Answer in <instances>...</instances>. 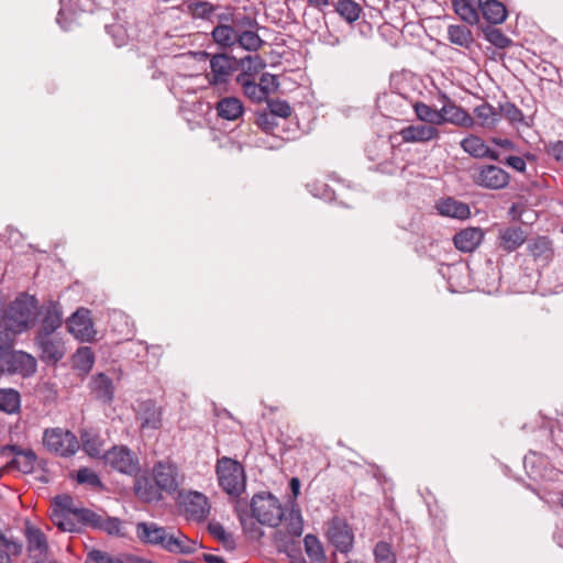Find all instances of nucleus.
<instances>
[{
  "mask_svg": "<svg viewBox=\"0 0 563 563\" xmlns=\"http://www.w3.org/2000/svg\"><path fill=\"white\" fill-rule=\"evenodd\" d=\"M373 554L375 563H397L393 547L386 541H378L374 547Z\"/></svg>",
  "mask_w": 563,
  "mask_h": 563,
  "instance_id": "47",
  "label": "nucleus"
},
{
  "mask_svg": "<svg viewBox=\"0 0 563 563\" xmlns=\"http://www.w3.org/2000/svg\"><path fill=\"white\" fill-rule=\"evenodd\" d=\"M305 550L309 559L313 562L321 563L325 555L320 540L313 534H307L303 539Z\"/></svg>",
  "mask_w": 563,
  "mask_h": 563,
  "instance_id": "43",
  "label": "nucleus"
},
{
  "mask_svg": "<svg viewBox=\"0 0 563 563\" xmlns=\"http://www.w3.org/2000/svg\"><path fill=\"white\" fill-rule=\"evenodd\" d=\"M152 475L163 493L169 495L177 492L183 478L178 466L169 460L155 463Z\"/></svg>",
  "mask_w": 563,
  "mask_h": 563,
  "instance_id": "8",
  "label": "nucleus"
},
{
  "mask_svg": "<svg viewBox=\"0 0 563 563\" xmlns=\"http://www.w3.org/2000/svg\"><path fill=\"white\" fill-rule=\"evenodd\" d=\"M246 16H247V14L242 13V12H234L231 9H227L225 11L220 12V13H218L216 11V13L213 14V18L218 22L217 25H221V24L234 25L238 20L246 19Z\"/></svg>",
  "mask_w": 563,
  "mask_h": 563,
  "instance_id": "53",
  "label": "nucleus"
},
{
  "mask_svg": "<svg viewBox=\"0 0 563 563\" xmlns=\"http://www.w3.org/2000/svg\"><path fill=\"white\" fill-rule=\"evenodd\" d=\"M473 180L479 187L498 190L508 186L510 175L499 166L483 165L475 168Z\"/></svg>",
  "mask_w": 563,
  "mask_h": 563,
  "instance_id": "10",
  "label": "nucleus"
},
{
  "mask_svg": "<svg viewBox=\"0 0 563 563\" xmlns=\"http://www.w3.org/2000/svg\"><path fill=\"white\" fill-rule=\"evenodd\" d=\"M76 481L79 484H87L93 488H101L103 486L98 474L88 467H81L77 471Z\"/></svg>",
  "mask_w": 563,
  "mask_h": 563,
  "instance_id": "51",
  "label": "nucleus"
},
{
  "mask_svg": "<svg viewBox=\"0 0 563 563\" xmlns=\"http://www.w3.org/2000/svg\"><path fill=\"white\" fill-rule=\"evenodd\" d=\"M38 300L25 292L20 294L4 310L2 320L15 333H23L35 323Z\"/></svg>",
  "mask_w": 563,
  "mask_h": 563,
  "instance_id": "1",
  "label": "nucleus"
},
{
  "mask_svg": "<svg viewBox=\"0 0 563 563\" xmlns=\"http://www.w3.org/2000/svg\"><path fill=\"white\" fill-rule=\"evenodd\" d=\"M217 115L223 120L235 121L244 113V106L236 97H223L216 104Z\"/></svg>",
  "mask_w": 563,
  "mask_h": 563,
  "instance_id": "27",
  "label": "nucleus"
},
{
  "mask_svg": "<svg viewBox=\"0 0 563 563\" xmlns=\"http://www.w3.org/2000/svg\"><path fill=\"white\" fill-rule=\"evenodd\" d=\"M36 316L40 317V328L35 334H57L63 324V310L58 301L48 300L37 306Z\"/></svg>",
  "mask_w": 563,
  "mask_h": 563,
  "instance_id": "12",
  "label": "nucleus"
},
{
  "mask_svg": "<svg viewBox=\"0 0 563 563\" xmlns=\"http://www.w3.org/2000/svg\"><path fill=\"white\" fill-rule=\"evenodd\" d=\"M482 32L485 40L497 48H507L512 43L508 36H506L499 29H496L494 25L482 26Z\"/></svg>",
  "mask_w": 563,
  "mask_h": 563,
  "instance_id": "41",
  "label": "nucleus"
},
{
  "mask_svg": "<svg viewBox=\"0 0 563 563\" xmlns=\"http://www.w3.org/2000/svg\"><path fill=\"white\" fill-rule=\"evenodd\" d=\"M398 134L401 136L404 143H426L438 139L440 132L433 125L411 124L402 128Z\"/></svg>",
  "mask_w": 563,
  "mask_h": 563,
  "instance_id": "18",
  "label": "nucleus"
},
{
  "mask_svg": "<svg viewBox=\"0 0 563 563\" xmlns=\"http://www.w3.org/2000/svg\"><path fill=\"white\" fill-rule=\"evenodd\" d=\"M37 456L35 452L31 449H25L23 452H19L18 456H15L9 465L24 474H30L34 471Z\"/></svg>",
  "mask_w": 563,
  "mask_h": 563,
  "instance_id": "39",
  "label": "nucleus"
},
{
  "mask_svg": "<svg viewBox=\"0 0 563 563\" xmlns=\"http://www.w3.org/2000/svg\"><path fill=\"white\" fill-rule=\"evenodd\" d=\"M251 517L261 525L277 527L284 518V509L279 500L271 493L255 494L250 503Z\"/></svg>",
  "mask_w": 563,
  "mask_h": 563,
  "instance_id": "3",
  "label": "nucleus"
},
{
  "mask_svg": "<svg viewBox=\"0 0 563 563\" xmlns=\"http://www.w3.org/2000/svg\"><path fill=\"white\" fill-rule=\"evenodd\" d=\"M219 486L231 497H239L245 489V472L240 462L228 456L217 461Z\"/></svg>",
  "mask_w": 563,
  "mask_h": 563,
  "instance_id": "2",
  "label": "nucleus"
},
{
  "mask_svg": "<svg viewBox=\"0 0 563 563\" xmlns=\"http://www.w3.org/2000/svg\"><path fill=\"white\" fill-rule=\"evenodd\" d=\"M505 163L516 169L517 172L523 173L526 170L527 164L522 157L519 156H508L505 159Z\"/></svg>",
  "mask_w": 563,
  "mask_h": 563,
  "instance_id": "63",
  "label": "nucleus"
},
{
  "mask_svg": "<svg viewBox=\"0 0 563 563\" xmlns=\"http://www.w3.org/2000/svg\"><path fill=\"white\" fill-rule=\"evenodd\" d=\"M454 12L461 20L470 25H475L479 21V8L483 0H451Z\"/></svg>",
  "mask_w": 563,
  "mask_h": 563,
  "instance_id": "28",
  "label": "nucleus"
},
{
  "mask_svg": "<svg viewBox=\"0 0 563 563\" xmlns=\"http://www.w3.org/2000/svg\"><path fill=\"white\" fill-rule=\"evenodd\" d=\"M527 240V233L517 225L500 228L497 234L498 249L511 253L518 250Z\"/></svg>",
  "mask_w": 563,
  "mask_h": 563,
  "instance_id": "17",
  "label": "nucleus"
},
{
  "mask_svg": "<svg viewBox=\"0 0 563 563\" xmlns=\"http://www.w3.org/2000/svg\"><path fill=\"white\" fill-rule=\"evenodd\" d=\"M162 408L152 399L141 401L136 410V420L143 431H154L162 427Z\"/></svg>",
  "mask_w": 563,
  "mask_h": 563,
  "instance_id": "16",
  "label": "nucleus"
},
{
  "mask_svg": "<svg viewBox=\"0 0 563 563\" xmlns=\"http://www.w3.org/2000/svg\"><path fill=\"white\" fill-rule=\"evenodd\" d=\"M24 537L26 540L29 558H35L36 554L43 555L49 552V545L45 533L29 521L25 523Z\"/></svg>",
  "mask_w": 563,
  "mask_h": 563,
  "instance_id": "19",
  "label": "nucleus"
},
{
  "mask_svg": "<svg viewBox=\"0 0 563 563\" xmlns=\"http://www.w3.org/2000/svg\"><path fill=\"white\" fill-rule=\"evenodd\" d=\"M36 368L35 357L24 351H0V374L30 377Z\"/></svg>",
  "mask_w": 563,
  "mask_h": 563,
  "instance_id": "5",
  "label": "nucleus"
},
{
  "mask_svg": "<svg viewBox=\"0 0 563 563\" xmlns=\"http://www.w3.org/2000/svg\"><path fill=\"white\" fill-rule=\"evenodd\" d=\"M220 5L203 0H190L188 11L196 19H203L213 22V14Z\"/></svg>",
  "mask_w": 563,
  "mask_h": 563,
  "instance_id": "37",
  "label": "nucleus"
},
{
  "mask_svg": "<svg viewBox=\"0 0 563 563\" xmlns=\"http://www.w3.org/2000/svg\"><path fill=\"white\" fill-rule=\"evenodd\" d=\"M165 528L155 522H139L136 526L137 538L147 544L155 545L161 540Z\"/></svg>",
  "mask_w": 563,
  "mask_h": 563,
  "instance_id": "34",
  "label": "nucleus"
},
{
  "mask_svg": "<svg viewBox=\"0 0 563 563\" xmlns=\"http://www.w3.org/2000/svg\"><path fill=\"white\" fill-rule=\"evenodd\" d=\"M416 115L419 120L429 123V125L441 124V114L440 110H435L432 107L423 103L417 102L413 106Z\"/></svg>",
  "mask_w": 563,
  "mask_h": 563,
  "instance_id": "44",
  "label": "nucleus"
},
{
  "mask_svg": "<svg viewBox=\"0 0 563 563\" xmlns=\"http://www.w3.org/2000/svg\"><path fill=\"white\" fill-rule=\"evenodd\" d=\"M460 146L474 158H489L499 161L498 152L489 148L483 139L477 135H468L460 142Z\"/></svg>",
  "mask_w": 563,
  "mask_h": 563,
  "instance_id": "22",
  "label": "nucleus"
},
{
  "mask_svg": "<svg viewBox=\"0 0 563 563\" xmlns=\"http://www.w3.org/2000/svg\"><path fill=\"white\" fill-rule=\"evenodd\" d=\"M240 21L238 22L235 46L251 53L257 52L265 44V41L257 34L258 22L250 15Z\"/></svg>",
  "mask_w": 563,
  "mask_h": 563,
  "instance_id": "11",
  "label": "nucleus"
},
{
  "mask_svg": "<svg viewBox=\"0 0 563 563\" xmlns=\"http://www.w3.org/2000/svg\"><path fill=\"white\" fill-rule=\"evenodd\" d=\"M32 563H58L55 559H53L48 553L45 554H36L35 558H30Z\"/></svg>",
  "mask_w": 563,
  "mask_h": 563,
  "instance_id": "64",
  "label": "nucleus"
},
{
  "mask_svg": "<svg viewBox=\"0 0 563 563\" xmlns=\"http://www.w3.org/2000/svg\"><path fill=\"white\" fill-rule=\"evenodd\" d=\"M238 20L234 25H216L211 31L213 42L222 49H231L235 46L238 34Z\"/></svg>",
  "mask_w": 563,
  "mask_h": 563,
  "instance_id": "30",
  "label": "nucleus"
},
{
  "mask_svg": "<svg viewBox=\"0 0 563 563\" xmlns=\"http://www.w3.org/2000/svg\"><path fill=\"white\" fill-rule=\"evenodd\" d=\"M104 464L130 476H136L141 471L139 457L125 445H114L102 455Z\"/></svg>",
  "mask_w": 563,
  "mask_h": 563,
  "instance_id": "6",
  "label": "nucleus"
},
{
  "mask_svg": "<svg viewBox=\"0 0 563 563\" xmlns=\"http://www.w3.org/2000/svg\"><path fill=\"white\" fill-rule=\"evenodd\" d=\"M21 408V395L13 388L0 389V410L13 415L18 413Z\"/></svg>",
  "mask_w": 563,
  "mask_h": 563,
  "instance_id": "35",
  "label": "nucleus"
},
{
  "mask_svg": "<svg viewBox=\"0 0 563 563\" xmlns=\"http://www.w3.org/2000/svg\"><path fill=\"white\" fill-rule=\"evenodd\" d=\"M336 11L349 23H352L360 18L361 7L353 0H340Z\"/></svg>",
  "mask_w": 563,
  "mask_h": 563,
  "instance_id": "48",
  "label": "nucleus"
},
{
  "mask_svg": "<svg viewBox=\"0 0 563 563\" xmlns=\"http://www.w3.org/2000/svg\"><path fill=\"white\" fill-rule=\"evenodd\" d=\"M55 507L62 511L74 515V510L78 507L74 506V500L69 495H58L54 498Z\"/></svg>",
  "mask_w": 563,
  "mask_h": 563,
  "instance_id": "58",
  "label": "nucleus"
},
{
  "mask_svg": "<svg viewBox=\"0 0 563 563\" xmlns=\"http://www.w3.org/2000/svg\"><path fill=\"white\" fill-rule=\"evenodd\" d=\"M111 536H120L121 532V520L114 517H106L101 519L99 528Z\"/></svg>",
  "mask_w": 563,
  "mask_h": 563,
  "instance_id": "57",
  "label": "nucleus"
},
{
  "mask_svg": "<svg viewBox=\"0 0 563 563\" xmlns=\"http://www.w3.org/2000/svg\"><path fill=\"white\" fill-rule=\"evenodd\" d=\"M18 333L13 332L12 329L0 321V351H10L14 342V336Z\"/></svg>",
  "mask_w": 563,
  "mask_h": 563,
  "instance_id": "54",
  "label": "nucleus"
},
{
  "mask_svg": "<svg viewBox=\"0 0 563 563\" xmlns=\"http://www.w3.org/2000/svg\"><path fill=\"white\" fill-rule=\"evenodd\" d=\"M331 544L341 553H349L353 548L354 534L350 526L342 519L334 518L328 528Z\"/></svg>",
  "mask_w": 563,
  "mask_h": 563,
  "instance_id": "14",
  "label": "nucleus"
},
{
  "mask_svg": "<svg viewBox=\"0 0 563 563\" xmlns=\"http://www.w3.org/2000/svg\"><path fill=\"white\" fill-rule=\"evenodd\" d=\"M66 328L79 341L90 342L95 339L96 332L90 318V311L86 308L77 309L66 320Z\"/></svg>",
  "mask_w": 563,
  "mask_h": 563,
  "instance_id": "13",
  "label": "nucleus"
},
{
  "mask_svg": "<svg viewBox=\"0 0 563 563\" xmlns=\"http://www.w3.org/2000/svg\"><path fill=\"white\" fill-rule=\"evenodd\" d=\"M88 561L95 563H124L120 558L112 556L100 550H92L88 553Z\"/></svg>",
  "mask_w": 563,
  "mask_h": 563,
  "instance_id": "59",
  "label": "nucleus"
},
{
  "mask_svg": "<svg viewBox=\"0 0 563 563\" xmlns=\"http://www.w3.org/2000/svg\"><path fill=\"white\" fill-rule=\"evenodd\" d=\"M286 532L291 538H298L303 530L302 517L299 510L291 509L287 517L284 516Z\"/></svg>",
  "mask_w": 563,
  "mask_h": 563,
  "instance_id": "45",
  "label": "nucleus"
},
{
  "mask_svg": "<svg viewBox=\"0 0 563 563\" xmlns=\"http://www.w3.org/2000/svg\"><path fill=\"white\" fill-rule=\"evenodd\" d=\"M43 443L48 451L65 457L74 455L80 448L77 437L60 428L45 430Z\"/></svg>",
  "mask_w": 563,
  "mask_h": 563,
  "instance_id": "7",
  "label": "nucleus"
},
{
  "mask_svg": "<svg viewBox=\"0 0 563 563\" xmlns=\"http://www.w3.org/2000/svg\"><path fill=\"white\" fill-rule=\"evenodd\" d=\"M547 152L554 159L563 162V141L551 143L548 146Z\"/></svg>",
  "mask_w": 563,
  "mask_h": 563,
  "instance_id": "61",
  "label": "nucleus"
},
{
  "mask_svg": "<svg viewBox=\"0 0 563 563\" xmlns=\"http://www.w3.org/2000/svg\"><path fill=\"white\" fill-rule=\"evenodd\" d=\"M76 519L85 526L98 529L102 519L101 515H98L93 510L87 508H78L74 510Z\"/></svg>",
  "mask_w": 563,
  "mask_h": 563,
  "instance_id": "50",
  "label": "nucleus"
},
{
  "mask_svg": "<svg viewBox=\"0 0 563 563\" xmlns=\"http://www.w3.org/2000/svg\"><path fill=\"white\" fill-rule=\"evenodd\" d=\"M441 216L450 217L459 220L467 219L471 210L467 203L459 201L452 197L443 198L435 206Z\"/></svg>",
  "mask_w": 563,
  "mask_h": 563,
  "instance_id": "26",
  "label": "nucleus"
},
{
  "mask_svg": "<svg viewBox=\"0 0 563 563\" xmlns=\"http://www.w3.org/2000/svg\"><path fill=\"white\" fill-rule=\"evenodd\" d=\"M479 10L490 25L504 23L508 15L506 5L498 0L482 1Z\"/></svg>",
  "mask_w": 563,
  "mask_h": 563,
  "instance_id": "29",
  "label": "nucleus"
},
{
  "mask_svg": "<svg viewBox=\"0 0 563 563\" xmlns=\"http://www.w3.org/2000/svg\"><path fill=\"white\" fill-rule=\"evenodd\" d=\"M208 529H209L210 534L212 537H214L216 539H218L222 542H224L228 539V533L221 523H219V522L210 523Z\"/></svg>",
  "mask_w": 563,
  "mask_h": 563,
  "instance_id": "62",
  "label": "nucleus"
},
{
  "mask_svg": "<svg viewBox=\"0 0 563 563\" xmlns=\"http://www.w3.org/2000/svg\"><path fill=\"white\" fill-rule=\"evenodd\" d=\"M236 82L242 87L244 95L255 102L266 100L265 91L246 75H238Z\"/></svg>",
  "mask_w": 563,
  "mask_h": 563,
  "instance_id": "38",
  "label": "nucleus"
},
{
  "mask_svg": "<svg viewBox=\"0 0 563 563\" xmlns=\"http://www.w3.org/2000/svg\"><path fill=\"white\" fill-rule=\"evenodd\" d=\"M199 54L209 58L210 71L206 78L211 87L227 86L231 76L239 69V60L228 53L210 54L202 51Z\"/></svg>",
  "mask_w": 563,
  "mask_h": 563,
  "instance_id": "4",
  "label": "nucleus"
},
{
  "mask_svg": "<svg viewBox=\"0 0 563 563\" xmlns=\"http://www.w3.org/2000/svg\"><path fill=\"white\" fill-rule=\"evenodd\" d=\"M95 364V354L89 346H82L77 350L73 356L74 368L87 374Z\"/></svg>",
  "mask_w": 563,
  "mask_h": 563,
  "instance_id": "40",
  "label": "nucleus"
},
{
  "mask_svg": "<svg viewBox=\"0 0 563 563\" xmlns=\"http://www.w3.org/2000/svg\"><path fill=\"white\" fill-rule=\"evenodd\" d=\"M0 544L2 545V549L10 554V558L19 556L23 553V542L13 536H7L5 533L0 532Z\"/></svg>",
  "mask_w": 563,
  "mask_h": 563,
  "instance_id": "49",
  "label": "nucleus"
},
{
  "mask_svg": "<svg viewBox=\"0 0 563 563\" xmlns=\"http://www.w3.org/2000/svg\"><path fill=\"white\" fill-rule=\"evenodd\" d=\"M441 124L449 122L455 125L471 128L474 124L473 118L460 106L448 101L440 109Z\"/></svg>",
  "mask_w": 563,
  "mask_h": 563,
  "instance_id": "24",
  "label": "nucleus"
},
{
  "mask_svg": "<svg viewBox=\"0 0 563 563\" xmlns=\"http://www.w3.org/2000/svg\"><path fill=\"white\" fill-rule=\"evenodd\" d=\"M499 113L500 117L503 115L512 125H528V123L525 122V115L522 111L519 108H517L512 102L500 103Z\"/></svg>",
  "mask_w": 563,
  "mask_h": 563,
  "instance_id": "46",
  "label": "nucleus"
},
{
  "mask_svg": "<svg viewBox=\"0 0 563 563\" xmlns=\"http://www.w3.org/2000/svg\"><path fill=\"white\" fill-rule=\"evenodd\" d=\"M239 60V68H243L240 75H246L252 78L253 75L266 67L265 60L260 55H246Z\"/></svg>",
  "mask_w": 563,
  "mask_h": 563,
  "instance_id": "42",
  "label": "nucleus"
},
{
  "mask_svg": "<svg viewBox=\"0 0 563 563\" xmlns=\"http://www.w3.org/2000/svg\"><path fill=\"white\" fill-rule=\"evenodd\" d=\"M91 393L96 399L103 404H111L114 399V386L112 379L103 373H98L90 380Z\"/></svg>",
  "mask_w": 563,
  "mask_h": 563,
  "instance_id": "25",
  "label": "nucleus"
},
{
  "mask_svg": "<svg viewBox=\"0 0 563 563\" xmlns=\"http://www.w3.org/2000/svg\"><path fill=\"white\" fill-rule=\"evenodd\" d=\"M183 505L186 516L192 520H203L210 511L208 498L198 492L190 493Z\"/></svg>",
  "mask_w": 563,
  "mask_h": 563,
  "instance_id": "21",
  "label": "nucleus"
},
{
  "mask_svg": "<svg viewBox=\"0 0 563 563\" xmlns=\"http://www.w3.org/2000/svg\"><path fill=\"white\" fill-rule=\"evenodd\" d=\"M267 102V110L275 117L286 119L291 114V108L285 100L269 99Z\"/></svg>",
  "mask_w": 563,
  "mask_h": 563,
  "instance_id": "52",
  "label": "nucleus"
},
{
  "mask_svg": "<svg viewBox=\"0 0 563 563\" xmlns=\"http://www.w3.org/2000/svg\"><path fill=\"white\" fill-rule=\"evenodd\" d=\"M133 489L135 496L144 503H158L163 499V490L154 478L147 476L135 478Z\"/></svg>",
  "mask_w": 563,
  "mask_h": 563,
  "instance_id": "20",
  "label": "nucleus"
},
{
  "mask_svg": "<svg viewBox=\"0 0 563 563\" xmlns=\"http://www.w3.org/2000/svg\"><path fill=\"white\" fill-rule=\"evenodd\" d=\"M156 547H159L170 553L190 554L197 550V542L188 539L179 530L168 531L166 528L158 539Z\"/></svg>",
  "mask_w": 563,
  "mask_h": 563,
  "instance_id": "15",
  "label": "nucleus"
},
{
  "mask_svg": "<svg viewBox=\"0 0 563 563\" xmlns=\"http://www.w3.org/2000/svg\"><path fill=\"white\" fill-rule=\"evenodd\" d=\"M484 239V231L481 228L470 227L457 232L453 242L455 247L464 253L475 251Z\"/></svg>",
  "mask_w": 563,
  "mask_h": 563,
  "instance_id": "23",
  "label": "nucleus"
},
{
  "mask_svg": "<svg viewBox=\"0 0 563 563\" xmlns=\"http://www.w3.org/2000/svg\"><path fill=\"white\" fill-rule=\"evenodd\" d=\"M527 249L534 261L549 263L554 255L552 241L548 236H538L528 242Z\"/></svg>",
  "mask_w": 563,
  "mask_h": 563,
  "instance_id": "31",
  "label": "nucleus"
},
{
  "mask_svg": "<svg viewBox=\"0 0 563 563\" xmlns=\"http://www.w3.org/2000/svg\"><path fill=\"white\" fill-rule=\"evenodd\" d=\"M475 117L479 120L483 128L492 129L500 120V113L492 104L484 102L474 109Z\"/></svg>",
  "mask_w": 563,
  "mask_h": 563,
  "instance_id": "36",
  "label": "nucleus"
},
{
  "mask_svg": "<svg viewBox=\"0 0 563 563\" xmlns=\"http://www.w3.org/2000/svg\"><path fill=\"white\" fill-rule=\"evenodd\" d=\"M448 40L463 48H470L474 42L472 31L467 26L459 24L448 26Z\"/></svg>",
  "mask_w": 563,
  "mask_h": 563,
  "instance_id": "33",
  "label": "nucleus"
},
{
  "mask_svg": "<svg viewBox=\"0 0 563 563\" xmlns=\"http://www.w3.org/2000/svg\"><path fill=\"white\" fill-rule=\"evenodd\" d=\"M258 86L262 88V90L265 91V96L267 97L273 89L278 87L277 77L275 75L265 73L261 76Z\"/></svg>",
  "mask_w": 563,
  "mask_h": 563,
  "instance_id": "60",
  "label": "nucleus"
},
{
  "mask_svg": "<svg viewBox=\"0 0 563 563\" xmlns=\"http://www.w3.org/2000/svg\"><path fill=\"white\" fill-rule=\"evenodd\" d=\"M34 344L40 358L47 364H56L65 356V342L59 334H35Z\"/></svg>",
  "mask_w": 563,
  "mask_h": 563,
  "instance_id": "9",
  "label": "nucleus"
},
{
  "mask_svg": "<svg viewBox=\"0 0 563 563\" xmlns=\"http://www.w3.org/2000/svg\"><path fill=\"white\" fill-rule=\"evenodd\" d=\"M80 443L82 450L91 457L102 459L103 440L100 434L93 430H82L80 433Z\"/></svg>",
  "mask_w": 563,
  "mask_h": 563,
  "instance_id": "32",
  "label": "nucleus"
},
{
  "mask_svg": "<svg viewBox=\"0 0 563 563\" xmlns=\"http://www.w3.org/2000/svg\"><path fill=\"white\" fill-rule=\"evenodd\" d=\"M256 124L263 131L271 132L277 126V121L268 110H264L257 113Z\"/></svg>",
  "mask_w": 563,
  "mask_h": 563,
  "instance_id": "55",
  "label": "nucleus"
},
{
  "mask_svg": "<svg viewBox=\"0 0 563 563\" xmlns=\"http://www.w3.org/2000/svg\"><path fill=\"white\" fill-rule=\"evenodd\" d=\"M246 504L243 503V501H238L236 503V506H235V510L238 512V516H239V519L241 521V525L243 526V529L245 531H249V532H253V531H257V527L255 525V522H253L249 517H247V509H246Z\"/></svg>",
  "mask_w": 563,
  "mask_h": 563,
  "instance_id": "56",
  "label": "nucleus"
}]
</instances>
